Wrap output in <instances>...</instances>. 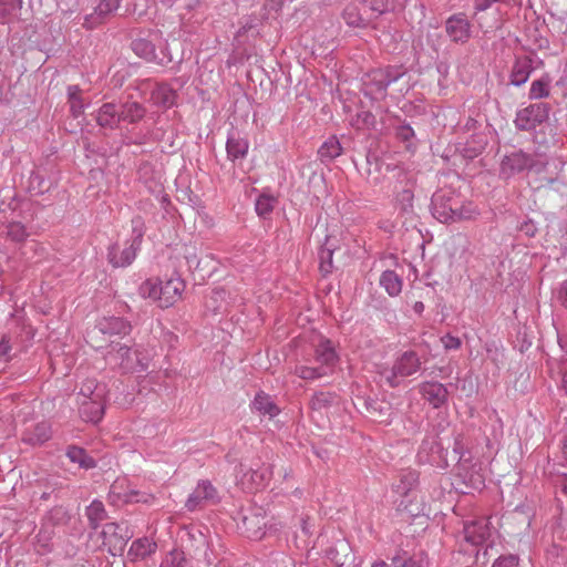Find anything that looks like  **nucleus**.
<instances>
[{"label":"nucleus","mask_w":567,"mask_h":567,"mask_svg":"<svg viewBox=\"0 0 567 567\" xmlns=\"http://www.w3.org/2000/svg\"><path fill=\"white\" fill-rule=\"evenodd\" d=\"M363 401L367 412L371 416L383 415L389 411V405L384 402L373 401L370 396L360 398Z\"/></svg>","instance_id":"43"},{"label":"nucleus","mask_w":567,"mask_h":567,"mask_svg":"<svg viewBox=\"0 0 567 567\" xmlns=\"http://www.w3.org/2000/svg\"><path fill=\"white\" fill-rule=\"evenodd\" d=\"M80 415L86 422L97 423L103 414L105 404L101 392H80Z\"/></svg>","instance_id":"13"},{"label":"nucleus","mask_w":567,"mask_h":567,"mask_svg":"<svg viewBox=\"0 0 567 567\" xmlns=\"http://www.w3.org/2000/svg\"><path fill=\"white\" fill-rule=\"evenodd\" d=\"M559 446H560V458L567 463V433L560 440Z\"/></svg>","instance_id":"59"},{"label":"nucleus","mask_w":567,"mask_h":567,"mask_svg":"<svg viewBox=\"0 0 567 567\" xmlns=\"http://www.w3.org/2000/svg\"><path fill=\"white\" fill-rule=\"evenodd\" d=\"M498 0H474V9L476 12L485 11Z\"/></svg>","instance_id":"57"},{"label":"nucleus","mask_w":567,"mask_h":567,"mask_svg":"<svg viewBox=\"0 0 567 567\" xmlns=\"http://www.w3.org/2000/svg\"><path fill=\"white\" fill-rule=\"evenodd\" d=\"M342 18L348 25L355 28H363L369 21V18L363 16L355 3H350L343 9Z\"/></svg>","instance_id":"35"},{"label":"nucleus","mask_w":567,"mask_h":567,"mask_svg":"<svg viewBox=\"0 0 567 567\" xmlns=\"http://www.w3.org/2000/svg\"><path fill=\"white\" fill-rule=\"evenodd\" d=\"M556 299L563 307L567 308V280L561 282L556 290Z\"/></svg>","instance_id":"56"},{"label":"nucleus","mask_w":567,"mask_h":567,"mask_svg":"<svg viewBox=\"0 0 567 567\" xmlns=\"http://www.w3.org/2000/svg\"><path fill=\"white\" fill-rule=\"evenodd\" d=\"M121 488V485L118 484V482H115L112 486H111V492L113 494H116L118 496V498H121L123 502L125 503H147L148 502V498L151 497L148 494H145V493H141L138 491H135V489H130V491H126V492H121L120 491Z\"/></svg>","instance_id":"40"},{"label":"nucleus","mask_w":567,"mask_h":567,"mask_svg":"<svg viewBox=\"0 0 567 567\" xmlns=\"http://www.w3.org/2000/svg\"><path fill=\"white\" fill-rule=\"evenodd\" d=\"M396 506L399 512L405 513L411 517H419L424 515L425 512V504L422 499H419L417 494L409 498H401Z\"/></svg>","instance_id":"33"},{"label":"nucleus","mask_w":567,"mask_h":567,"mask_svg":"<svg viewBox=\"0 0 567 567\" xmlns=\"http://www.w3.org/2000/svg\"><path fill=\"white\" fill-rule=\"evenodd\" d=\"M318 255L320 271L323 275L330 274L332 270L333 250L327 247H321Z\"/></svg>","instance_id":"44"},{"label":"nucleus","mask_w":567,"mask_h":567,"mask_svg":"<svg viewBox=\"0 0 567 567\" xmlns=\"http://www.w3.org/2000/svg\"><path fill=\"white\" fill-rule=\"evenodd\" d=\"M539 181L542 187L555 192H564L567 188V162L558 157L549 158L540 172Z\"/></svg>","instance_id":"7"},{"label":"nucleus","mask_w":567,"mask_h":567,"mask_svg":"<svg viewBox=\"0 0 567 567\" xmlns=\"http://www.w3.org/2000/svg\"><path fill=\"white\" fill-rule=\"evenodd\" d=\"M184 289L185 282L179 276H172L157 282L147 280L141 287L143 296L157 300L162 308L173 306L181 298Z\"/></svg>","instance_id":"5"},{"label":"nucleus","mask_w":567,"mask_h":567,"mask_svg":"<svg viewBox=\"0 0 567 567\" xmlns=\"http://www.w3.org/2000/svg\"><path fill=\"white\" fill-rule=\"evenodd\" d=\"M249 150L248 140L241 133L231 127L227 133L226 152L227 158L231 162L243 159L247 156Z\"/></svg>","instance_id":"18"},{"label":"nucleus","mask_w":567,"mask_h":567,"mask_svg":"<svg viewBox=\"0 0 567 567\" xmlns=\"http://www.w3.org/2000/svg\"><path fill=\"white\" fill-rule=\"evenodd\" d=\"M121 122L137 123L145 114L146 109L138 102L131 101L121 104L120 106Z\"/></svg>","instance_id":"30"},{"label":"nucleus","mask_w":567,"mask_h":567,"mask_svg":"<svg viewBox=\"0 0 567 567\" xmlns=\"http://www.w3.org/2000/svg\"><path fill=\"white\" fill-rule=\"evenodd\" d=\"M379 284L391 297H396L402 291V278L393 270H385L381 274Z\"/></svg>","instance_id":"31"},{"label":"nucleus","mask_w":567,"mask_h":567,"mask_svg":"<svg viewBox=\"0 0 567 567\" xmlns=\"http://www.w3.org/2000/svg\"><path fill=\"white\" fill-rule=\"evenodd\" d=\"M156 548H157L156 543L151 540L150 538H147V537L137 538L132 543V545L127 551V558L131 561H137V560L145 559L146 557L154 554Z\"/></svg>","instance_id":"25"},{"label":"nucleus","mask_w":567,"mask_h":567,"mask_svg":"<svg viewBox=\"0 0 567 567\" xmlns=\"http://www.w3.org/2000/svg\"><path fill=\"white\" fill-rule=\"evenodd\" d=\"M558 344L563 351L567 352V333H558Z\"/></svg>","instance_id":"61"},{"label":"nucleus","mask_w":567,"mask_h":567,"mask_svg":"<svg viewBox=\"0 0 567 567\" xmlns=\"http://www.w3.org/2000/svg\"><path fill=\"white\" fill-rule=\"evenodd\" d=\"M94 118L100 127L116 130L121 123L120 107L113 102L104 103L96 111Z\"/></svg>","instance_id":"20"},{"label":"nucleus","mask_w":567,"mask_h":567,"mask_svg":"<svg viewBox=\"0 0 567 567\" xmlns=\"http://www.w3.org/2000/svg\"><path fill=\"white\" fill-rule=\"evenodd\" d=\"M424 454L427 457L437 455L442 460L447 458V455H444V450L440 441H437L436 434L433 433L427 434L421 443L419 455L422 457ZM445 454H447V451Z\"/></svg>","instance_id":"32"},{"label":"nucleus","mask_w":567,"mask_h":567,"mask_svg":"<svg viewBox=\"0 0 567 567\" xmlns=\"http://www.w3.org/2000/svg\"><path fill=\"white\" fill-rule=\"evenodd\" d=\"M95 329L104 334L112 337L123 338L128 336L132 331L130 321L121 317H104L96 322Z\"/></svg>","instance_id":"17"},{"label":"nucleus","mask_w":567,"mask_h":567,"mask_svg":"<svg viewBox=\"0 0 567 567\" xmlns=\"http://www.w3.org/2000/svg\"><path fill=\"white\" fill-rule=\"evenodd\" d=\"M550 93V78L543 75L542 78L534 80L530 84L528 97L529 100H540L549 96Z\"/></svg>","instance_id":"38"},{"label":"nucleus","mask_w":567,"mask_h":567,"mask_svg":"<svg viewBox=\"0 0 567 567\" xmlns=\"http://www.w3.org/2000/svg\"><path fill=\"white\" fill-rule=\"evenodd\" d=\"M120 394L124 395V399L121 400L118 396L115 399V402L118 403L120 405H127V404H131L134 400V398H131L130 400H126V396L127 395H132L133 393L132 392H120Z\"/></svg>","instance_id":"62"},{"label":"nucleus","mask_w":567,"mask_h":567,"mask_svg":"<svg viewBox=\"0 0 567 567\" xmlns=\"http://www.w3.org/2000/svg\"><path fill=\"white\" fill-rule=\"evenodd\" d=\"M271 477V468L269 466H262L258 470H249L244 474L243 478H247L256 486L266 484Z\"/></svg>","instance_id":"42"},{"label":"nucleus","mask_w":567,"mask_h":567,"mask_svg":"<svg viewBox=\"0 0 567 567\" xmlns=\"http://www.w3.org/2000/svg\"><path fill=\"white\" fill-rule=\"evenodd\" d=\"M131 48L137 56L151 63L165 66L173 61L172 54L168 51V45L166 43L159 48L158 53L156 52L153 42L144 38L133 40Z\"/></svg>","instance_id":"10"},{"label":"nucleus","mask_w":567,"mask_h":567,"mask_svg":"<svg viewBox=\"0 0 567 567\" xmlns=\"http://www.w3.org/2000/svg\"><path fill=\"white\" fill-rule=\"evenodd\" d=\"M559 373L561 374V386H563V390H567V367L564 365Z\"/></svg>","instance_id":"64"},{"label":"nucleus","mask_w":567,"mask_h":567,"mask_svg":"<svg viewBox=\"0 0 567 567\" xmlns=\"http://www.w3.org/2000/svg\"><path fill=\"white\" fill-rule=\"evenodd\" d=\"M105 359L111 365L118 367L124 372H143L148 368V357L138 348L132 349L115 341L109 344Z\"/></svg>","instance_id":"4"},{"label":"nucleus","mask_w":567,"mask_h":567,"mask_svg":"<svg viewBox=\"0 0 567 567\" xmlns=\"http://www.w3.org/2000/svg\"><path fill=\"white\" fill-rule=\"evenodd\" d=\"M413 193L410 189H403L401 193L398 194V202L401 203L403 210H409L412 208V202H413Z\"/></svg>","instance_id":"51"},{"label":"nucleus","mask_w":567,"mask_h":567,"mask_svg":"<svg viewBox=\"0 0 567 567\" xmlns=\"http://www.w3.org/2000/svg\"><path fill=\"white\" fill-rule=\"evenodd\" d=\"M343 152V147L337 136L328 137L318 150V157L321 163L333 162Z\"/></svg>","instance_id":"26"},{"label":"nucleus","mask_w":567,"mask_h":567,"mask_svg":"<svg viewBox=\"0 0 567 567\" xmlns=\"http://www.w3.org/2000/svg\"><path fill=\"white\" fill-rule=\"evenodd\" d=\"M2 233L6 234L7 239L16 244L23 243L29 236L25 226L20 221L8 223L3 226Z\"/></svg>","instance_id":"39"},{"label":"nucleus","mask_w":567,"mask_h":567,"mask_svg":"<svg viewBox=\"0 0 567 567\" xmlns=\"http://www.w3.org/2000/svg\"><path fill=\"white\" fill-rule=\"evenodd\" d=\"M131 238L125 241L122 248L113 244L107 249V260L114 268H125L132 265L141 249L146 226L142 216H134L131 220Z\"/></svg>","instance_id":"2"},{"label":"nucleus","mask_w":567,"mask_h":567,"mask_svg":"<svg viewBox=\"0 0 567 567\" xmlns=\"http://www.w3.org/2000/svg\"><path fill=\"white\" fill-rule=\"evenodd\" d=\"M421 367L420 359L414 351H405L396 360L393 365V380H389V385L392 388L400 386V383L395 381L398 375L409 377L415 373Z\"/></svg>","instance_id":"16"},{"label":"nucleus","mask_w":567,"mask_h":567,"mask_svg":"<svg viewBox=\"0 0 567 567\" xmlns=\"http://www.w3.org/2000/svg\"><path fill=\"white\" fill-rule=\"evenodd\" d=\"M176 92L165 83L157 84L151 92V101L163 107H171L174 105Z\"/></svg>","instance_id":"27"},{"label":"nucleus","mask_w":567,"mask_h":567,"mask_svg":"<svg viewBox=\"0 0 567 567\" xmlns=\"http://www.w3.org/2000/svg\"><path fill=\"white\" fill-rule=\"evenodd\" d=\"M449 392H426L425 400L433 405V408H440L447 400Z\"/></svg>","instance_id":"49"},{"label":"nucleus","mask_w":567,"mask_h":567,"mask_svg":"<svg viewBox=\"0 0 567 567\" xmlns=\"http://www.w3.org/2000/svg\"><path fill=\"white\" fill-rule=\"evenodd\" d=\"M30 181H31V185L33 186L34 184L38 185V188H39V193H42V183H43V178L35 172H33L31 174V177H30Z\"/></svg>","instance_id":"60"},{"label":"nucleus","mask_w":567,"mask_h":567,"mask_svg":"<svg viewBox=\"0 0 567 567\" xmlns=\"http://www.w3.org/2000/svg\"><path fill=\"white\" fill-rule=\"evenodd\" d=\"M91 528L96 529L100 524L107 517L104 504L101 501L94 499L85 509Z\"/></svg>","instance_id":"36"},{"label":"nucleus","mask_w":567,"mask_h":567,"mask_svg":"<svg viewBox=\"0 0 567 567\" xmlns=\"http://www.w3.org/2000/svg\"><path fill=\"white\" fill-rule=\"evenodd\" d=\"M492 533L487 517H477L464 522L463 535L466 544L473 547L483 546Z\"/></svg>","instance_id":"12"},{"label":"nucleus","mask_w":567,"mask_h":567,"mask_svg":"<svg viewBox=\"0 0 567 567\" xmlns=\"http://www.w3.org/2000/svg\"><path fill=\"white\" fill-rule=\"evenodd\" d=\"M260 512L257 509L243 516V528L249 538L260 539L265 534L267 523Z\"/></svg>","instance_id":"23"},{"label":"nucleus","mask_w":567,"mask_h":567,"mask_svg":"<svg viewBox=\"0 0 567 567\" xmlns=\"http://www.w3.org/2000/svg\"><path fill=\"white\" fill-rule=\"evenodd\" d=\"M419 482V474L413 470L402 471L399 481L393 484V491L401 496V498H409L416 494L415 487Z\"/></svg>","instance_id":"24"},{"label":"nucleus","mask_w":567,"mask_h":567,"mask_svg":"<svg viewBox=\"0 0 567 567\" xmlns=\"http://www.w3.org/2000/svg\"><path fill=\"white\" fill-rule=\"evenodd\" d=\"M550 106L547 103H534L519 110L515 117V125L518 130L530 131L537 125L545 123L549 117Z\"/></svg>","instance_id":"9"},{"label":"nucleus","mask_w":567,"mask_h":567,"mask_svg":"<svg viewBox=\"0 0 567 567\" xmlns=\"http://www.w3.org/2000/svg\"><path fill=\"white\" fill-rule=\"evenodd\" d=\"M389 559L394 567H424V560L422 558H416L401 548L396 549Z\"/></svg>","instance_id":"37"},{"label":"nucleus","mask_w":567,"mask_h":567,"mask_svg":"<svg viewBox=\"0 0 567 567\" xmlns=\"http://www.w3.org/2000/svg\"><path fill=\"white\" fill-rule=\"evenodd\" d=\"M218 502L219 495L215 486L209 481H200L188 496L185 507L190 512H195Z\"/></svg>","instance_id":"11"},{"label":"nucleus","mask_w":567,"mask_h":567,"mask_svg":"<svg viewBox=\"0 0 567 567\" xmlns=\"http://www.w3.org/2000/svg\"><path fill=\"white\" fill-rule=\"evenodd\" d=\"M519 230L527 237H534L537 233V227L533 220H525L520 224Z\"/></svg>","instance_id":"55"},{"label":"nucleus","mask_w":567,"mask_h":567,"mask_svg":"<svg viewBox=\"0 0 567 567\" xmlns=\"http://www.w3.org/2000/svg\"><path fill=\"white\" fill-rule=\"evenodd\" d=\"M360 3L377 14H382L389 9L388 0H360Z\"/></svg>","instance_id":"46"},{"label":"nucleus","mask_w":567,"mask_h":567,"mask_svg":"<svg viewBox=\"0 0 567 567\" xmlns=\"http://www.w3.org/2000/svg\"><path fill=\"white\" fill-rule=\"evenodd\" d=\"M432 215L441 223H455L474 218L478 212L472 203H464L453 190H439L431 202Z\"/></svg>","instance_id":"1"},{"label":"nucleus","mask_w":567,"mask_h":567,"mask_svg":"<svg viewBox=\"0 0 567 567\" xmlns=\"http://www.w3.org/2000/svg\"><path fill=\"white\" fill-rule=\"evenodd\" d=\"M277 203V199L275 196L270 194H261L257 197L255 203V209L259 217L266 218L269 216Z\"/></svg>","instance_id":"41"},{"label":"nucleus","mask_w":567,"mask_h":567,"mask_svg":"<svg viewBox=\"0 0 567 567\" xmlns=\"http://www.w3.org/2000/svg\"><path fill=\"white\" fill-rule=\"evenodd\" d=\"M533 71V61L529 56L516 58L509 73V84L513 86L524 85Z\"/></svg>","instance_id":"22"},{"label":"nucleus","mask_w":567,"mask_h":567,"mask_svg":"<svg viewBox=\"0 0 567 567\" xmlns=\"http://www.w3.org/2000/svg\"><path fill=\"white\" fill-rule=\"evenodd\" d=\"M492 567H519V557L515 554H505L497 557Z\"/></svg>","instance_id":"47"},{"label":"nucleus","mask_w":567,"mask_h":567,"mask_svg":"<svg viewBox=\"0 0 567 567\" xmlns=\"http://www.w3.org/2000/svg\"><path fill=\"white\" fill-rule=\"evenodd\" d=\"M441 342H442V344H443L445 350H457V349L461 348V344H462L460 338L454 337V336H452L450 333L443 336L441 338Z\"/></svg>","instance_id":"50"},{"label":"nucleus","mask_w":567,"mask_h":567,"mask_svg":"<svg viewBox=\"0 0 567 567\" xmlns=\"http://www.w3.org/2000/svg\"><path fill=\"white\" fill-rule=\"evenodd\" d=\"M313 365L300 364L296 367V374L303 380H317L330 371H332L338 361L339 355L331 340L320 338L315 347Z\"/></svg>","instance_id":"3"},{"label":"nucleus","mask_w":567,"mask_h":567,"mask_svg":"<svg viewBox=\"0 0 567 567\" xmlns=\"http://www.w3.org/2000/svg\"><path fill=\"white\" fill-rule=\"evenodd\" d=\"M166 563L171 567H192L185 553L181 549H173L168 553Z\"/></svg>","instance_id":"45"},{"label":"nucleus","mask_w":567,"mask_h":567,"mask_svg":"<svg viewBox=\"0 0 567 567\" xmlns=\"http://www.w3.org/2000/svg\"><path fill=\"white\" fill-rule=\"evenodd\" d=\"M69 103H70V111H71V114L73 115V117L76 118L81 114H83L85 105H84L82 99L69 101Z\"/></svg>","instance_id":"54"},{"label":"nucleus","mask_w":567,"mask_h":567,"mask_svg":"<svg viewBox=\"0 0 567 567\" xmlns=\"http://www.w3.org/2000/svg\"><path fill=\"white\" fill-rule=\"evenodd\" d=\"M10 352H11L10 340L7 337H2L1 340H0V361L9 360L10 359Z\"/></svg>","instance_id":"53"},{"label":"nucleus","mask_w":567,"mask_h":567,"mask_svg":"<svg viewBox=\"0 0 567 567\" xmlns=\"http://www.w3.org/2000/svg\"><path fill=\"white\" fill-rule=\"evenodd\" d=\"M52 437V426L48 421H41L22 432V442L31 446H41Z\"/></svg>","instance_id":"19"},{"label":"nucleus","mask_w":567,"mask_h":567,"mask_svg":"<svg viewBox=\"0 0 567 567\" xmlns=\"http://www.w3.org/2000/svg\"><path fill=\"white\" fill-rule=\"evenodd\" d=\"M120 7V0H101L95 7L94 12L84 17L83 27L94 29L101 24L106 17L116 11Z\"/></svg>","instance_id":"21"},{"label":"nucleus","mask_w":567,"mask_h":567,"mask_svg":"<svg viewBox=\"0 0 567 567\" xmlns=\"http://www.w3.org/2000/svg\"><path fill=\"white\" fill-rule=\"evenodd\" d=\"M534 166L532 154L522 150H513L506 153L499 164V176L503 179H509Z\"/></svg>","instance_id":"8"},{"label":"nucleus","mask_w":567,"mask_h":567,"mask_svg":"<svg viewBox=\"0 0 567 567\" xmlns=\"http://www.w3.org/2000/svg\"><path fill=\"white\" fill-rule=\"evenodd\" d=\"M104 544L117 549H123L126 543L133 537V532L126 523H107L102 529Z\"/></svg>","instance_id":"15"},{"label":"nucleus","mask_w":567,"mask_h":567,"mask_svg":"<svg viewBox=\"0 0 567 567\" xmlns=\"http://www.w3.org/2000/svg\"><path fill=\"white\" fill-rule=\"evenodd\" d=\"M329 394H330V392H323V391L315 392V398L318 403L319 402L328 403V399L326 396Z\"/></svg>","instance_id":"63"},{"label":"nucleus","mask_w":567,"mask_h":567,"mask_svg":"<svg viewBox=\"0 0 567 567\" xmlns=\"http://www.w3.org/2000/svg\"><path fill=\"white\" fill-rule=\"evenodd\" d=\"M445 32L455 43H466L471 38V22L465 13H455L445 21Z\"/></svg>","instance_id":"14"},{"label":"nucleus","mask_w":567,"mask_h":567,"mask_svg":"<svg viewBox=\"0 0 567 567\" xmlns=\"http://www.w3.org/2000/svg\"><path fill=\"white\" fill-rule=\"evenodd\" d=\"M494 547L492 545H486L484 547H473L472 554L475 556V563L480 565H486L489 560V551L493 550Z\"/></svg>","instance_id":"48"},{"label":"nucleus","mask_w":567,"mask_h":567,"mask_svg":"<svg viewBox=\"0 0 567 567\" xmlns=\"http://www.w3.org/2000/svg\"><path fill=\"white\" fill-rule=\"evenodd\" d=\"M404 74L403 68L398 65L374 69L367 74L365 93L377 100L384 99L389 85L399 81Z\"/></svg>","instance_id":"6"},{"label":"nucleus","mask_w":567,"mask_h":567,"mask_svg":"<svg viewBox=\"0 0 567 567\" xmlns=\"http://www.w3.org/2000/svg\"><path fill=\"white\" fill-rule=\"evenodd\" d=\"M464 457H465L464 446L461 443V441L458 439H456L454 442V447H453V452H452V460L460 463L463 460L466 461Z\"/></svg>","instance_id":"52"},{"label":"nucleus","mask_w":567,"mask_h":567,"mask_svg":"<svg viewBox=\"0 0 567 567\" xmlns=\"http://www.w3.org/2000/svg\"><path fill=\"white\" fill-rule=\"evenodd\" d=\"M395 138L401 142L404 148L411 153H414L417 147V140L415 136V132L412 126L402 122L394 127Z\"/></svg>","instance_id":"28"},{"label":"nucleus","mask_w":567,"mask_h":567,"mask_svg":"<svg viewBox=\"0 0 567 567\" xmlns=\"http://www.w3.org/2000/svg\"><path fill=\"white\" fill-rule=\"evenodd\" d=\"M65 455L70 462L78 464L83 470H91L96 466L95 460L83 447L69 445Z\"/></svg>","instance_id":"29"},{"label":"nucleus","mask_w":567,"mask_h":567,"mask_svg":"<svg viewBox=\"0 0 567 567\" xmlns=\"http://www.w3.org/2000/svg\"><path fill=\"white\" fill-rule=\"evenodd\" d=\"M252 408L264 415L274 417L279 414L280 409L265 392H258L252 401Z\"/></svg>","instance_id":"34"},{"label":"nucleus","mask_w":567,"mask_h":567,"mask_svg":"<svg viewBox=\"0 0 567 567\" xmlns=\"http://www.w3.org/2000/svg\"><path fill=\"white\" fill-rule=\"evenodd\" d=\"M68 99L69 101L81 99V89L79 85L68 86Z\"/></svg>","instance_id":"58"}]
</instances>
